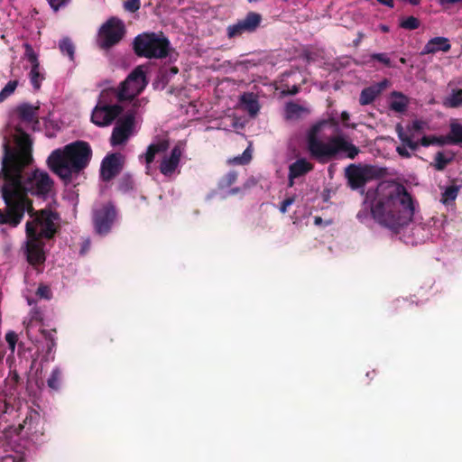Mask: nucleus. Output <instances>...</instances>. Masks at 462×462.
I'll use <instances>...</instances> for the list:
<instances>
[{"label": "nucleus", "instance_id": "nucleus-14", "mask_svg": "<svg viewBox=\"0 0 462 462\" xmlns=\"http://www.w3.org/2000/svg\"><path fill=\"white\" fill-rule=\"evenodd\" d=\"M261 21V14L250 12L244 19L227 27V35L229 38H234L245 32H253L259 27Z\"/></svg>", "mask_w": 462, "mask_h": 462}, {"label": "nucleus", "instance_id": "nucleus-8", "mask_svg": "<svg viewBox=\"0 0 462 462\" xmlns=\"http://www.w3.org/2000/svg\"><path fill=\"white\" fill-rule=\"evenodd\" d=\"M147 85L144 71L142 67H137L116 91V97L119 100L132 99L139 95Z\"/></svg>", "mask_w": 462, "mask_h": 462}, {"label": "nucleus", "instance_id": "nucleus-38", "mask_svg": "<svg viewBox=\"0 0 462 462\" xmlns=\"http://www.w3.org/2000/svg\"><path fill=\"white\" fill-rule=\"evenodd\" d=\"M125 8L130 12H135L140 8V0H126Z\"/></svg>", "mask_w": 462, "mask_h": 462}, {"label": "nucleus", "instance_id": "nucleus-52", "mask_svg": "<svg viewBox=\"0 0 462 462\" xmlns=\"http://www.w3.org/2000/svg\"><path fill=\"white\" fill-rule=\"evenodd\" d=\"M27 301H28V304H29V305H32V301L31 300H29V299H28V300H27Z\"/></svg>", "mask_w": 462, "mask_h": 462}, {"label": "nucleus", "instance_id": "nucleus-34", "mask_svg": "<svg viewBox=\"0 0 462 462\" xmlns=\"http://www.w3.org/2000/svg\"><path fill=\"white\" fill-rule=\"evenodd\" d=\"M450 160V158L446 157L442 152H438L435 157L434 167L438 171H441L447 166Z\"/></svg>", "mask_w": 462, "mask_h": 462}, {"label": "nucleus", "instance_id": "nucleus-41", "mask_svg": "<svg viewBox=\"0 0 462 462\" xmlns=\"http://www.w3.org/2000/svg\"><path fill=\"white\" fill-rule=\"evenodd\" d=\"M294 201H295V199H294V198H293V197H291V198H288V199H284V200L282 202V204H281L280 211H281L282 213H283V214H284V213H286V212H287V210H288V208H289L290 206H291V205L294 203Z\"/></svg>", "mask_w": 462, "mask_h": 462}, {"label": "nucleus", "instance_id": "nucleus-45", "mask_svg": "<svg viewBox=\"0 0 462 462\" xmlns=\"http://www.w3.org/2000/svg\"><path fill=\"white\" fill-rule=\"evenodd\" d=\"M341 123L345 127H350V125L347 123L349 120V114L346 111L342 112L340 115Z\"/></svg>", "mask_w": 462, "mask_h": 462}, {"label": "nucleus", "instance_id": "nucleus-13", "mask_svg": "<svg viewBox=\"0 0 462 462\" xmlns=\"http://www.w3.org/2000/svg\"><path fill=\"white\" fill-rule=\"evenodd\" d=\"M116 218V209L110 203L100 209H96L94 212V225L97 233L99 235L107 234Z\"/></svg>", "mask_w": 462, "mask_h": 462}, {"label": "nucleus", "instance_id": "nucleus-50", "mask_svg": "<svg viewBox=\"0 0 462 462\" xmlns=\"http://www.w3.org/2000/svg\"><path fill=\"white\" fill-rule=\"evenodd\" d=\"M321 222H322L321 217H315V219H314V223H315V225H320V224H321Z\"/></svg>", "mask_w": 462, "mask_h": 462}, {"label": "nucleus", "instance_id": "nucleus-16", "mask_svg": "<svg viewBox=\"0 0 462 462\" xmlns=\"http://www.w3.org/2000/svg\"><path fill=\"white\" fill-rule=\"evenodd\" d=\"M39 105L23 103L17 107V114L26 130H34L39 124Z\"/></svg>", "mask_w": 462, "mask_h": 462}, {"label": "nucleus", "instance_id": "nucleus-49", "mask_svg": "<svg viewBox=\"0 0 462 462\" xmlns=\"http://www.w3.org/2000/svg\"><path fill=\"white\" fill-rule=\"evenodd\" d=\"M357 218H358L360 221H364V220H365V214H363L362 212H359V213L357 214Z\"/></svg>", "mask_w": 462, "mask_h": 462}, {"label": "nucleus", "instance_id": "nucleus-31", "mask_svg": "<svg viewBox=\"0 0 462 462\" xmlns=\"http://www.w3.org/2000/svg\"><path fill=\"white\" fill-rule=\"evenodd\" d=\"M60 371L59 368L52 370L50 378L48 379V386L51 389L57 390L60 386Z\"/></svg>", "mask_w": 462, "mask_h": 462}, {"label": "nucleus", "instance_id": "nucleus-18", "mask_svg": "<svg viewBox=\"0 0 462 462\" xmlns=\"http://www.w3.org/2000/svg\"><path fill=\"white\" fill-rule=\"evenodd\" d=\"M312 169V163L303 158L298 159L296 162L291 163L289 167V186L292 187L294 184V179L307 174Z\"/></svg>", "mask_w": 462, "mask_h": 462}, {"label": "nucleus", "instance_id": "nucleus-43", "mask_svg": "<svg viewBox=\"0 0 462 462\" xmlns=\"http://www.w3.org/2000/svg\"><path fill=\"white\" fill-rule=\"evenodd\" d=\"M380 4L384 5L388 7H393V0H377ZM413 5H418L420 2V0H407Z\"/></svg>", "mask_w": 462, "mask_h": 462}, {"label": "nucleus", "instance_id": "nucleus-44", "mask_svg": "<svg viewBox=\"0 0 462 462\" xmlns=\"http://www.w3.org/2000/svg\"><path fill=\"white\" fill-rule=\"evenodd\" d=\"M411 150L406 144H403L402 146H398L396 148L397 152L402 156L408 158L411 156V152H409Z\"/></svg>", "mask_w": 462, "mask_h": 462}, {"label": "nucleus", "instance_id": "nucleus-3", "mask_svg": "<svg viewBox=\"0 0 462 462\" xmlns=\"http://www.w3.org/2000/svg\"><path fill=\"white\" fill-rule=\"evenodd\" d=\"M92 150L87 142L77 141L59 148L48 157L50 169L64 180H69L89 163Z\"/></svg>", "mask_w": 462, "mask_h": 462}, {"label": "nucleus", "instance_id": "nucleus-32", "mask_svg": "<svg viewBox=\"0 0 462 462\" xmlns=\"http://www.w3.org/2000/svg\"><path fill=\"white\" fill-rule=\"evenodd\" d=\"M252 158V155H251V151L247 148L245 150V152H243L242 155L240 156H236L232 159H230L228 162L230 163H234V164H245L247 163Z\"/></svg>", "mask_w": 462, "mask_h": 462}, {"label": "nucleus", "instance_id": "nucleus-26", "mask_svg": "<svg viewBox=\"0 0 462 462\" xmlns=\"http://www.w3.org/2000/svg\"><path fill=\"white\" fill-rule=\"evenodd\" d=\"M447 143H462V125L457 123H452L450 125V134L448 137H443Z\"/></svg>", "mask_w": 462, "mask_h": 462}, {"label": "nucleus", "instance_id": "nucleus-39", "mask_svg": "<svg viewBox=\"0 0 462 462\" xmlns=\"http://www.w3.org/2000/svg\"><path fill=\"white\" fill-rule=\"evenodd\" d=\"M236 180V174L235 172H229L226 178L221 181V187H229L231 186Z\"/></svg>", "mask_w": 462, "mask_h": 462}, {"label": "nucleus", "instance_id": "nucleus-28", "mask_svg": "<svg viewBox=\"0 0 462 462\" xmlns=\"http://www.w3.org/2000/svg\"><path fill=\"white\" fill-rule=\"evenodd\" d=\"M59 47L62 54L68 55L70 60H74L75 47L69 38L62 39Z\"/></svg>", "mask_w": 462, "mask_h": 462}, {"label": "nucleus", "instance_id": "nucleus-9", "mask_svg": "<svg viewBox=\"0 0 462 462\" xmlns=\"http://www.w3.org/2000/svg\"><path fill=\"white\" fill-rule=\"evenodd\" d=\"M396 132L402 144H406L411 151H415L420 145L427 147L430 144H445L443 137L422 135L420 132L411 131V125L408 126L407 132H405L403 127L399 124L396 125Z\"/></svg>", "mask_w": 462, "mask_h": 462}, {"label": "nucleus", "instance_id": "nucleus-25", "mask_svg": "<svg viewBox=\"0 0 462 462\" xmlns=\"http://www.w3.org/2000/svg\"><path fill=\"white\" fill-rule=\"evenodd\" d=\"M443 105L447 107H458L462 106V89H454L445 97Z\"/></svg>", "mask_w": 462, "mask_h": 462}, {"label": "nucleus", "instance_id": "nucleus-48", "mask_svg": "<svg viewBox=\"0 0 462 462\" xmlns=\"http://www.w3.org/2000/svg\"><path fill=\"white\" fill-rule=\"evenodd\" d=\"M380 29L383 32H389V27L387 25H384V24L380 25Z\"/></svg>", "mask_w": 462, "mask_h": 462}, {"label": "nucleus", "instance_id": "nucleus-24", "mask_svg": "<svg viewBox=\"0 0 462 462\" xmlns=\"http://www.w3.org/2000/svg\"><path fill=\"white\" fill-rule=\"evenodd\" d=\"M382 91V87H369L365 88L360 95V104L365 106L372 103Z\"/></svg>", "mask_w": 462, "mask_h": 462}, {"label": "nucleus", "instance_id": "nucleus-1", "mask_svg": "<svg viewBox=\"0 0 462 462\" xmlns=\"http://www.w3.org/2000/svg\"><path fill=\"white\" fill-rule=\"evenodd\" d=\"M19 132L17 146L13 150L5 149L3 158L4 182L0 189L6 208L5 211L0 209V224L15 227L22 222L26 212L31 215L32 220L27 221L25 226L24 252L28 263L37 266L45 261L43 238H50L55 233L57 217L49 210L32 214V203L27 194L45 197L51 189L52 181L46 171H28L32 162L31 142L23 130Z\"/></svg>", "mask_w": 462, "mask_h": 462}, {"label": "nucleus", "instance_id": "nucleus-12", "mask_svg": "<svg viewBox=\"0 0 462 462\" xmlns=\"http://www.w3.org/2000/svg\"><path fill=\"white\" fill-rule=\"evenodd\" d=\"M23 48L25 50L24 59L31 64L29 72L30 82L35 90H39L44 79L43 69L41 68L38 54L34 51L32 47L29 43H24Z\"/></svg>", "mask_w": 462, "mask_h": 462}, {"label": "nucleus", "instance_id": "nucleus-30", "mask_svg": "<svg viewBox=\"0 0 462 462\" xmlns=\"http://www.w3.org/2000/svg\"><path fill=\"white\" fill-rule=\"evenodd\" d=\"M18 86L17 80L9 81L4 88L0 91V103L3 102L5 98L10 97L16 89Z\"/></svg>", "mask_w": 462, "mask_h": 462}, {"label": "nucleus", "instance_id": "nucleus-53", "mask_svg": "<svg viewBox=\"0 0 462 462\" xmlns=\"http://www.w3.org/2000/svg\"><path fill=\"white\" fill-rule=\"evenodd\" d=\"M236 189H232V190L230 191V193H231V194H234V193H236Z\"/></svg>", "mask_w": 462, "mask_h": 462}, {"label": "nucleus", "instance_id": "nucleus-10", "mask_svg": "<svg viewBox=\"0 0 462 462\" xmlns=\"http://www.w3.org/2000/svg\"><path fill=\"white\" fill-rule=\"evenodd\" d=\"M125 33L123 23L116 18L104 23L98 32L97 42L101 48L107 49L119 42Z\"/></svg>", "mask_w": 462, "mask_h": 462}, {"label": "nucleus", "instance_id": "nucleus-7", "mask_svg": "<svg viewBox=\"0 0 462 462\" xmlns=\"http://www.w3.org/2000/svg\"><path fill=\"white\" fill-rule=\"evenodd\" d=\"M116 98V90L102 91L97 104L92 111L91 121L97 126H107L119 116L121 107L110 103Z\"/></svg>", "mask_w": 462, "mask_h": 462}, {"label": "nucleus", "instance_id": "nucleus-22", "mask_svg": "<svg viewBox=\"0 0 462 462\" xmlns=\"http://www.w3.org/2000/svg\"><path fill=\"white\" fill-rule=\"evenodd\" d=\"M309 113L307 106L296 103H288L285 106V117L290 120L300 118Z\"/></svg>", "mask_w": 462, "mask_h": 462}, {"label": "nucleus", "instance_id": "nucleus-36", "mask_svg": "<svg viewBox=\"0 0 462 462\" xmlns=\"http://www.w3.org/2000/svg\"><path fill=\"white\" fill-rule=\"evenodd\" d=\"M5 340L8 344L11 351L14 352L15 349V345H16V341H17V335L13 331H9L5 334Z\"/></svg>", "mask_w": 462, "mask_h": 462}, {"label": "nucleus", "instance_id": "nucleus-6", "mask_svg": "<svg viewBox=\"0 0 462 462\" xmlns=\"http://www.w3.org/2000/svg\"><path fill=\"white\" fill-rule=\"evenodd\" d=\"M134 48L138 56L161 59L168 55L170 42L162 33L145 32L135 38Z\"/></svg>", "mask_w": 462, "mask_h": 462}, {"label": "nucleus", "instance_id": "nucleus-35", "mask_svg": "<svg viewBox=\"0 0 462 462\" xmlns=\"http://www.w3.org/2000/svg\"><path fill=\"white\" fill-rule=\"evenodd\" d=\"M430 129L429 124L425 121L415 120L411 125V131H417L423 134V133Z\"/></svg>", "mask_w": 462, "mask_h": 462}, {"label": "nucleus", "instance_id": "nucleus-20", "mask_svg": "<svg viewBox=\"0 0 462 462\" xmlns=\"http://www.w3.org/2000/svg\"><path fill=\"white\" fill-rule=\"evenodd\" d=\"M240 105L251 116H255L260 110L257 97L253 93L243 94L240 97Z\"/></svg>", "mask_w": 462, "mask_h": 462}, {"label": "nucleus", "instance_id": "nucleus-21", "mask_svg": "<svg viewBox=\"0 0 462 462\" xmlns=\"http://www.w3.org/2000/svg\"><path fill=\"white\" fill-rule=\"evenodd\" d=\"M41 424V416L38 412H31L26 416L23 420V424L19 426V430H25L28 434H33L39 432V425Z\"/></svg>", "mask_w": 462, "mask_h": 462}, {"label": "nucleus", "instance_id": "nucleus-2", "mask_svg": "<svg viewBox=\"0 0 462 462\" xmlns=\"http://www.w3.org/2000/svg\"><path fill=\"white\" fill-rule=\"evenodd\" d=\"M365 204L370 205L376 222L393 232L408 226L415 211L411 195L402 185L395 182H382L374 191H368Z\"/></svg>", "mask_w": 462, "mask_h": 462}, {"label": "nucleus", "instance_id": "nucleus-5", "mask_svg": "<svg viewBox=\"0 0 462 462\" xmlns=\"http://www.w3.org/2000/svg\"><path fill=\"white\" fill-rule=\"evenodd\" d=\"M168 148L169 142L166 139H160L151 143L143 155L147 165L153 161L155 155H160L162 157L160 171L165 176H171L175 172L184 152V144L178 143L170 151H168ZM141 159H143V156H141Z\"/></svg>", "mask_w": 462, "mask_h": 462}, {"label": "nucleus", "instance_id": "nucleus-29", "mask_svg": "<svg viewBox=\"0 0 462 462\" xmlns=\"http://www.w3.org/2000/svg\"><path fill=\"white\" fill-rule=\"evenodd\" d=\"M42 320V313L39 310L36 308H33L29 315L24 319L23 320V326L25 327L26 330L29 331L30 328L32 327L34 322H39Z\"/></svg>", "mask_w": 462, "mask_h": 462}, {"label": "nucleus", "instance_id": "nucleus-19", "mask_svg": "<svg viewBox=\"0 0 462 462\" xmlns=\"http://www.w3.org/2000/svg\"><path fill=\"white\" fill-rule=\"evenodd\" d=\"M451 46L449 41L446 37H434L430 39L424 46L421 54H430L439 51L447 52Z\"/></svg>", "mask_w": 462, "mask_h": 462}, {"label": "nucleus", "instance_id": "nucleus-15", "mask_svg": "<svg viewBox=\"0 0 462 462\" xmlns=\"http://www.w3.org/2000/svg\"><path fill=\"white\" fill-rule=\"evenodd\" d=\"M134 116L128 113L121 117L113 130L111 144L113 146L124 144L133 134Z\"/></svg>", "mask_w": 462, "mask_h": 462}, {"label": "nucleus", "instance_id": "nucleus-11", "mask_svg": "<svg viewBox=\"0 0 462 462\" xmlns=\"http://www.w3.org/2000/svg\"><path fill=\"white\" fill-rule=\"evenodd\" d=\"M376 173V170L368 165L361 166L352 164L346 169V175L353 189L363 187L366 181L372 180Z\"/></svg>", "mask_w": 462, "mask_h": 462}, {"label": "nucleus", "instance_id": "nucleus-17", "mask_svg": "<svg viewBox=\"0 0 462 462\" xmlns=\"http://www.w3.org/2000/svg\"><path fill=\"white\" fill-rule=\"evenodd\" d=\"M122 156L120 154L107 155L101 164V178L104 180H109L114 178L121 170Z\"/></svg>", "mask_w": 462, "mask_h": 462}, {"label": "nucleus", "instance_id": "nucleus-4", "mask_svg": "<svg viewBox=\"0 0 462 462\" xmlns=\"http://www.w3.org/2000/svg\"><path fill=\"white\" fill-rule=\"evenodd\" d=\"M325 125V122L319 123L308 134L307 145L310 155L320 162H327L337 156L354 159L358 154L359 149L346 136L337 135L328 140L320 138V133Z\"/></svg>", "mask_w": 462, "mask_h": 462}, {"label": "nucleus", "instance_id": "nucleus-40", "mask_svg": "<svg viewBox=\"0 0 462 462\" xmlns=\"http://www.w3.org/2000/svg\"><path fill=\"white\" fill-rule=\"evenodd\" d=\"M37 295L43 299H50L51 290L48 286L42 285L37 290Z\"/></svg>", "mask_w": 462, "mask_h": 462}, {"label": "nucleus", "instance_id": "nucleus-23", "mask_svg": "<svg viewBox=\"0 0 462 462\" xmlns=\"http://www.w3.org/2000/svg\"><path fill=\"white\" fill-rule=\"evenodd\" d=\"M407 105L408 99L404 95L399 92H393L392 94L390 106L393 110L396 112H402L405 110Z\"/></svg>", "mask_w": 462, "mask_h": 462}, {"label": "nucleus", "instance_id": "nucleus-51", "mask_svg": "<svg viewBox=\"0 0 462 462\" xmlns=\"http://www.w3.org/2000/svg\"><path fill=\"white\" fill-rule=\"evenodd\" d=\"M88 246H89V241H87L86 245H84V247L81 250V253H84L88 248Z\"/></svg>", "mask_w": 462, "mask_h": 462}, {"label": "nucleus", "instance_id": "nucleus-37", "mask_svg": "<svg viewBox=\"0 0 462 462\" xmlns=\"http://www.w3.org/2000/svg\"><path fill=\"white\" fill-rule=\"evenodd\" d=\"M51 7L54 11L60 10L61 7H64L68 5L69 0H47Z\"/></svg>", "mask_w": 462, "mask_h": 462}, {"label": "nucleus", "instance_id": "nucleus-27", "mask_svg": "<svg viewBox=\"0 0 462 462\" xmlns=\"http://www.w3.org/2000/svg\"><path fill=\"white\" fill-rule=\"evenodd\" d=\"M458 193V188L456 186H449L444 189L441 195L440 201L446 205L448 206L450 203H452L457 197Z\"/></svg>", "mask_w": 462, "mask_h": 462}, {"label": "nucleus", "instance_id": "nucleus-33", "mask_svg": "<svg viewBox=\"0 0 462 462\" xmlns=\"http://www.w3.org/2000/svg\"><path fill=\"white\" fill-rule=\"evenodd\" d=\"M401 27L408 30L417 29L420 25V22L414 16H409L402 20Z\"/></svg>", "mask_w": 462, "mask_h": 462}, {"label": "nucleus", "instance_id": "nucleus-46", "mask_svg": "<svg viewBox=\"0 0 462 462\" xmlns=\"http://www.w3.org/2000/svg\"><path fill=\"white\" fill-rule=\"evenodd\" d=\"M387 85H388V81L383 80L381 83H379L378 85H376L375 87H382V90H383V88H385L387 87Z\"/></svg>", "mask_w": 462, "mask_h": 462}, {"label": "nucleus", "instance_id": "nucleus-47", "mask_svg": "<svg viewBox=\"0 0 462 462\" xmlns=\"http://www.w3.org/2000/svg\"><path fill=\"white\" fill-rule=\"evenodd\" d=\"M387 85H388V81L383 80L381 83H379L378 85H376L375 87H382V90H383V88H385L387 87Z\"/></svg>", "mask_w": 462, "mask_h": 462}, {"label": "nucleus", "instance_id": "nucleus-42", "mask_svg": "<svg viewBox=\"0 0 462 462\" xmlns=\"http://www.w3.org/2000/svg\"><path fill=\"white\" fill-rule=\"evenodd\" d=\"M372 58L374 59V60H377L378 61L383 62V63H384L386 65H390V59L384 53L373 54Z\"/></svg>", "mask_w": 462, "mask_h": 462}]
</instances>
